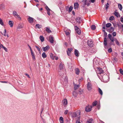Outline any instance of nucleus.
I'll return each mask as SVG.
<instances>
[{
    "mask_svg": "<svg viewBox=\"0 0 123 123\" xmlns=\"http://www.w3.org/2000/svg\"><path fill=\"white\" fill-rule=\"evenodd\" d=\"M99 78L100 79H102L105 82H107L108 81V76L107 74L101 75Z\"/></svg>",
    "mask_w": 123,
    "mask_h": 123,
    "instance_id": "1",
    "label": "nucleus"
},
{
    "mask_svg": "<svg viewBox=\"0 0 123 123\" xmlns=\"http://www.w3.org/2000/svg\"><path fill=\"white\" fill-rule=\"evenodd\" d=\"M104 39L103 44L104 46L105 47V46H106L107 45L106 37L107 34V33L106 32H105V33H104Z\"/></svg>",
    "mask_w": 123,
    "mask_h": 123,
    "instance_id": "2",
    "label": "nucleus"
},
{
    "mask_svg": "<svg viewBox=\"0 0 123 123\" xmlns=\"http://www.w3.org/2000/svg\"><path fill=\"white\" fill-rule=\"evenodd\" d=\"M96 72L97 74H100L101 76V75H103L104 71L102 68H99L97 70Z\"/></svg>",
    "mask_w": 123,
    "mask_h": 123,
    "instance_id": "3",
    "label": "nucleus"
},
{
    "mask_svg": "<svg viewBox=\"0 0 123 123\" xmlns=\"http://www.w3.org/2000/svg\"><path fill=\"white\" fill-rule=\"evenodd\" d=\"M80 111H78L76 112H73L71 114V116L72 118L75 117L77 115H79V116L80 115Z\"/></svg>",
    "mask_w": 123,
    "mask_h": 123,
    "instance_id": "4",
    "label": "nucleus"
},
{
    "mask_svg": "<svg viewBox=\"0 0 123 123\" xmlns=\"http://www.w3.org/2000/svg\"><path fill=\"white\" fill-rule=\"evenodd\" d=\"M93 43L92 41L90 39L88 41L87 44L90 47H93Z\"/></svg>",
    "mask_w": 123,
    "mask_h": 123,
    "instance_id": "5",
    "label": "nucleus"
},
{
    "mask_svg": "<svg viewBox=\"0 0 123 123\" xmlns=\"http://www.w3.org/2000/svg\"><path fill=\"white\" fill-rule=\"evenodd\" d=\"M74 28L76 33L80 35L81 32L80 29L78 27L76 26H74Z\"/></svg>",
    "mask_w": 123,
    "mask_h": 123,
    "instance_id": "6",
    "label": "nucleus"
},
{
    "mask_svg": "<svg viewBox=\"0 0 123 123\" xmlns=\"http://www.w3.org/2000/svg\"><path fill=\"white\" fill-rule=\"evenodd\" d=\"M13 14L16 18H19V20H21V18L20 17L19 15L15 11H13Z\"/></svg>",
    "mask_w": 123,
    "mask_h": 123,
    "instance_id": "7",
    "label": "nucleus"
},
{
    "mask_svg": "<svg viewBox=\"0 0 123 123\" xmlns=\"http://www.w3.org/2000/svg\"><path fill=\"white\" fill-rule=\"evenodd\" d=\"M92 108V107L91 106H89V105L87 106L85 108V111L87 112H90V111Z\"/></svg>",
    "mask_w": 123,
    "mask_h": 123,
    "instance_id": "8",
    "label": "nucleus"
},
{
    "mask_svg": "<svg viewBox=\"0 0 123 123\" xmlns=\"http://www.w3.org/2000/svg\"><path fill=\"white\" fill-rule=\"evenodd\" d=\"M87 87L88 90H91L92 89V85L90 82H88L87 84Z\"/></svg>",
    "mask_w": 123,
    "mask_h": 123,
    "instance_id": "9",
    "label": "nucleus"
},
{
    "mask_svg": "<svg viewBox=\"0 0 123 123\" xmlns=\"http://www.w3.org/2000/svg\"><path fill=\"white\" fill-rule=\"evenodd\" d=\"M62 103L65 107L67 106L68 104L67 100L66 99H64L62 101Z\"/></svg>",
    "mask_w": 123,
    "mask_h": 123,
    "instance_id": "10",
    "label": "nucleus"
},
{
    "mask_svg": "<svg viewBox=\"0 0 123 123\" xmlns=\"http://www.w3.org/2000/svg\"><path fill=\"white\" fill-rule=\"evenodd\" d=\"M73 49L72 48H68V50L67 51V54L68 56H70L71 52L73 50Z\"/></svg>",
    "mask_w": 123,
    "mask_h": 123,
    "instance_id": "11",
    "label": "nucleus"
},
{
    "mask_svg": "<svg viewBox=\"0 0 123 123\" xmlns=\"http://www.w3.org/2000/svg\"><path fill=\"white\" fill-rule=\"evenodd\" d=\"M50 48V47L49 45H47L45 47H43L42 49L45 52L46 51H47Z\"/></svg>",
    "mask_w": 123,
    "mask_h": 123,
    "instance_id": "12",
    "label": "nucleus"
},
{
    "mask_svg": "<svg viewBox=\"0 0 123 123\" xmlns=\"http://www.w3.org/2000/svg\"><path fill=\"white\" fill-rule=\"evenodd\" d=\"M49 40L50 42L51 43H53L54 41L53 38L51 35H50L49 37Z\"/></svg>",
    "mask_w": 123,
    "mask_h": 123,
    "instance_id": "13",
    "label": "nucleus"
},
{
    "mask_svg": "<svg viewBox=\"0 0 123 123\" xmlns=\"http://www.w3.org/2000/svg\"><path fill=\"white\" fill-rule=\"evenodd\" d=\"M28 20L30 23H32L33 22L34 18H32L29 17Z\"/></svg>",
    "mask_w": 123,
    "mask_h": 123,
    "instance_id": "14",
    "label": "nucleus"
},
{
    "mask_svg": "<svg viewBox=\"0 0 123 123\" xmlns=\"http://www.w3.org/2000/svg\"><path fill=\"white\" fill-rule=\"evenodd\" d=\"M60 70H62L64 69V65L63 63H61L59 65Z\"/></svg>",
    "mask_w": 123,
    "mask_h": 123,
    "instance_id": "15",
    "label": "nucleus"
},
{
    "mask_svg": "<svg viewBox=\"0 0 123 123\" xmlns=\"http://www.w3.org/2000/svg\"><path fill=\"white\" fill-rule=\"evenodd\" d=\"M74 54L77 57H78L79 55V53L78 50L76 49L74 50Z\"/></svg>",
    "mask_w": 123,
    "mask_h": 123,
    "instance_id": "16",
    "label": "nucleus"
},
{
    "mask_svg": "<svg viewBox=\"0 0 123 123\" xmlns=\"http://www.w3.org/2000/svg\"><path fill=\"white\" fill-rule=\"evenodd\" d=\"M75 72L77 75H78L79 74L80 71L78 68H76L75 69Z\"/></svg>",
    "mask_w": 123,
    "mask_h": 123,
    "instance_id": "17",
    "label": "nucleus"
},
{
    "mask_svg": "<svg viewBox=\"0 0 123 123\" xmlns=\"http://www.w3.org/2000/svg\"><path fill=\"white\" fill-rule=\"evenodd\" d=\"M117 25H118V27L119 28H122V29L123 31V24H122L121 23H120V24H119L118 23H117Z\"/></svg>",
    "mask_w": 123,
    "mask_h": 123,
    "instance_id": "18",
    "label": "nucleus"
},
{
    "mask_svg": "<svg viewBox=\"0 0 123 123\" xmlns=\"http://www.w3.org/2000/svg\"><path fill=\"white\" fill-rule=\"evenodd\" d=\"M114 28L113 27H111V28L107 30V31L110 32H112L114 31Z\"/></svg>",
    "mask_w": 123,
    "mask_h": 123,
    "instance_id": "19",
    "label": "nucleus"
},
{
    "mask_svg": "<svg viewBox=\"0 0 123 123\" xmlns=\"http://www.w3.org/2000/svg\"><path fill=\"white\" fill-rule=\"evenodd\" d=\"M45 8L47 11V13L49 15H50V13L49 12V11L50 10L47 6H46L45 7Z\"/></svg>",
    "mask_w": 123,
    "mask_h": 123,
    "instance_id": "20",
    "label": "nucleus"
},
{
    "mask_svg": "<svg viewBox=\"0 0 123 123\" xmlns=\"http://www.w3.org/2000/svg\"><path fill=\"white\" fill-rule=\"evenodd\" d=\"M79 5L77 2L75 3L74 4V7L75 9L78 7Z\"/></svg>",
    "mask_w": 123,
    "mask_h": 123,
    "instance_id": "21",
    "label": "nucleus"
},
{
    "mask_svg": "<svg viewBox=\"0 0 123 123\" xmlns=\"http://www.w3.org/2000/svg\"><path fill=\"white\" fill-rule=\"evenodd\" d=\"M81 18L80 17H78L76 18V20L77 22L80 23Z\"/></svg>",
    "mask_w": 123,
    "mask_h": 123,
    "instance_id": "22",
    "label": "nucleus"
},
{
    "mask_svg": "<svg viewBox=\"0 0 123 123\" xmlns=\"http://www.w3.org/2000/svg\"><path fill=\"white\" fill-rule=\"evenodd\" d=\"M59 120L60 123H64L63 118L62 117H60Z\"/></svg>",
    "mask_w": 123,
    "mask_h": 123,
    "instance_id": "23",
    "label": "nucleus"
},
{
    "mask_svg": "<svg viewBox=\"0 0 123 123\" xmlns=\"http://www.w3.org/2000/svg\"><path fill=\"white\" fill-rule=\"evenodd\" d=\"M24 25L23 24H20L18 25V28L20 29L23 27Z\"/></svg>",
    "mask_w": 123,
    "mask_h": 123,
    "instance_id": "24",
    "label": "nucleus"
},
{
    "mask_svg": "<svg viewBox=\"0 0 123 123\" xmlns=\"http://www.w3.org/2000/svg\"><path fill=\"white\" fill-rule=\"evenodd\" d=\"M115 43L118 46H119L120 45L119 42L116 38L115 39Z\"/></svg>",
    "mask_w": 123,
    "mask_h": 123,
    "instance_id": "25",
    "label": "nucleus"
},
{
    "mask_svg": "<svg viewBox=\"0 0 123 123\" xmlns=\"http://www.w3.org/2000/svg\"><path fill=\"white\" fill-rule=\"evenodd\" d=\"M46 31L48 33H50L51 32V31L50 30L49 28L48 27H46Z\"/></svg>",
    "mask_w": 123,
    "mask_h": 123,
    "instance_id": "26",
    "label": "nucleus"
},
{
    "mask_svg": "<svg viewBox=\"0 0 123 123\" xmlns=\"http://www.w3.org/2000/svg\"><path fill=\"white\" fill-rule=\"evenodd\" d=\"M8 24L11 27H12L13 26V24L12 21L9 20V21Z\"/></svg>",
    "mask_w": 123,
    "mask_h": 123,
    "instance_id": "27",
    "label": "nucleus"
},
{
    "mask_svg": "<svg viewBox=\"0 0 123 123\" xmlns=\"http://www.w3.org/2000/svg\"><path fill=\"white\" fill-rule=\"evenodd\" d=\"M73 7L72 6H70V7H69V8L68 9V12L69 13L73 9Z\"/></svg>",
    "mask_w": 123,
    "mask_h": 123,
    "instance_id": "28",
    "label": "nucleus"
},
{
    "mask_svg": "<svg viewBox=\"0 0 123 123\" xmlns=\"http://www.w3.org/2000/svg\"><path fill=\"white\" fill-rule=\"evenodd\" d=\"M118 6L119 9L120 11H121L123 7L122 5L120 4H118Z\"/></svg>",
    "mask_w": 123,
    "mask_h": 123,
    "instance_id": "29",
    "label": "nucleus"
},
{
    "mask_svg": "<svg viewBox=\"0 0 123 123\" xmlns=\"http://www.w3.org/2000/svg\"><path fill=\"white\" fill-rule=\"evenodd\" d=\"M79 85L76 84H75L74 85V90H76L77 89H78L79 88Z\"/></svg>",
    "mask_w": 123,
    "mask_h": 123,
    "instance_id": "30",
    "label": "nucleus"
},
{
    "mask_svg": "<svg viewBox=\"0 0 123 123\" xmlns=\"http://www.w3.org/2000/svg\"><path fill=\"white\" fill-rule=\"evenodd\" d=\"M114 14L117 17H120V15L119 14V13L117 12H114Z\"/></svg>",
    "mask_w": 123,
    "mask_h": 123,
    "instance_id": "31",
    "label": "nucleus"
},
{
    "mask_svg": "<svg viewBox=\"0 0 123 123\" xmlns=\"http://www.w3.org/2000/svg\"><path fill=\"white\" fill-rule=\"evenodd\" d=\"M39 38L41 42H43L44 41V38L43 36H40Z\"/></svg>",
    "mask_w": 123,
    "mask_h": 123,
    "instance_id": "32",
    "label": "nucleus"
},
{
    "mask_svg": "<svg viewBox=\"0 0 123 123\" xmlns=\"http://www.w3.org/2000/svg\"><path fill=\"white\" fill-rule=\"evenodd\" d=\"M91 29L92 30H95L96 29L95 25H92L91 26Z\"/></svg>",
    "mask_w": 123,
    "mask_h": 123,
    "instance_id": "33",
    "label": "nucleus"
},
{
    "mask_svg": "<svg viewBox=\"0 0 123 123\" xmlns=\"http://www.w3.org/2000/svg\"><path fill=\"white\" fill-rule=\"evenodd\" d=\"M82 2H84L83 6V7H84L86 4L87 0H82Z\"/></svg>",
    "mask_w": 123,
    "mask_h": 123,
    "instance_id": "34",
    "label": "nucleus"
},
{
    "mask_svg": "<svg viewBox=\"0 0 123 123\" xmlns=\"http://www.w3.org/2000/svg\"><path fill=\"white\" fill-rule=\"evenodd\" d=\"M98 91L99 93L101 95H103V92L102 90L99 88H98Z\"/></svg>",
    "mask_w": 123,
    "mask_h": 123,
    "instance_id": "35",
    "label": "nucleus"
},
{
    "mask_svg": "<svg viewBox=\"0 0 123 123\" xmlns=\"http://www.w3.org/2000/svg\"><path fill=\"white\" fill-rule=\"evenodd\" d=\"M36 28H38L39 29L41 28L42 26L39 24H37L36 25Z\"/></svg>",
    "mask_w": 123,
    "mask_h": 123,
    "instance_id": "36",
    "label": "nucleus"
},
{
    "mask_svg": "<svg viewBox=\"0 0 123 123\" xmlns=\"http://www.w3.org/2000/svg\"><path fill=\"white\" fill-rule=\"evenodd\" d=\"M92 120L93 119L92 118L89 119L87 121L86 123H92Z\"/></svg>",
    "mask_w": 123,
    "mask_h": 123,
    "instance_id": "37",
    "label": "nucleus"
},
{
    "mask_svg": "<svg viewBox=\"0 0 123 123\" xmlns=\"http://www.w3.org/2000/svg\"><path fill=\"white\" fill-rule=\"evenodd\" d=\"M42 56L43 58H46L47 56V55L46 54L45 52H43L42 53Z\"/></svg>",
    "mask_w": 123,
    "mask_h": 123,
    "instance_id": "38",
    "label": "nucleus"
},
{
    "mask_svg": "<svg viewBox=\"0 0 123 123\" xmlns=\"http://www.w3.org/2000/svg\"><path fill=\"white\" fill-rule=\"evenodd\" d=\"M65 34L67 36H68L70 33V31H65Z\"/></svg>",
    "mask_w": 123,
    "mask_h": 123,
    "instance_id": "39",
    "label": "nucleus"
},
{
    "mask_svg": "<svg viewBox=\"0 0 123 123\" xmlns=\"http://www.w3.org/2000/svg\"><path fill=\"white\" fill-rule=\"evenodd\" d=\"M80 116L78 117V119L76 121V123H81L80 122Z\"/></svg>",
    "mask_w": 123,
    "mask_h": 123,
    "instance_id": "40",
    "label": "nucleus"
},
{
    "mask_svg": "<svg viewBox=\"0 0 123 123\" xmlns=\"http://www.w3.org/2000/svg\"><path fill=\"white\" fill-rule=\"evenodd\" d=\"M111 25V24L110 23H109L107 24H106V27L108 28Z\"/></svg>",
    "mask_w": 123,
    "mask_h": 123,
    "instance_id": "41",
    "label": "nucleus"
},
{
    "mask_svg": "<svg viewBox=\"0 0 123 123\" xmlns=\"http://www.w3.org/2000/svg\"><path fill=\"white\" fill-rule=\"evenodd\" d=\"M109 7V4L108 3H107L105 6V9L107 10L108 9V8Z\"/></svg>",
    "mask_w": 123,
    "mask_h": 123,
    "instance_id": "42",
    "label": "nucleus"
},
{
    "mask_svg": "<svg viewBox=\"0 0 123 123\" xmlns=\"http://www.w3.org/2000/svg\"><path fill=\"white\" fill-rule=\"evenodd\" d=\"M73 95L75 97H76L77 95V92L75 91H74L73 92Z\"/></svg>",
    "mask_w": 123,
    "mask_h": 123,
    "instance_id": "43",
    "label": "nucleus"
},
{
    "mask_svg": "<svg viewBox=\"0 0 123 123\" xmlns=\"http://www.w3.org/2000/svg\"><path fill=\"white\" fill-rule=\"evenodd\" d=\"M50 56L51 58L53 60L54 59V56L53 54L52 53H50Z\"/></svg>",
    "mask_w": 123,
    "mask_h": 123,
    "instance_id": "44",
    "label": "nucleus"
},
{
    "mask_svg": "<svg viewBox=\"0 0 123 123\" xmlns=\"http://www.w3.org/2000/svg\"><path fill=\"white\" fill-rule=\"evenodd\" d=\"M114 19V17L113 16H111L109 18V20L112 21Z\"/></svg>",
    "mask_w": 123,
    "mask_h": 123,
    "instance_id": "45",
    "label": "nucleus"
},
{
    "mask_svg": "<svg viewBox=\"0 0 123 123\" xmlns=\"http://www.w3.org/2000/svg\"><path fill=\"white\" fill-rule=\"evenodd\" d=\"M97 101L94 102L92 103V105L93 106H95L97 105Z\"/></svg>",
    "mask_w": 123,
    "mask_h": 123,
    "instance_id": "46",
    "label": "nucleus"
},
{
    "mask_svg": "<svg viewBox=\"0 0 123 123\" xmlns=\"http://www.w3.org/2000/svg\"><path fill=\"white\" fill-rule=\"evenodd\" d=\"M6 30L5 29L3 33H2V34L4 36H6Z\"/></svg>",
    "mask_w": 123,
    "mask_h": 123,
    "instance_id": "47",
    "label": "nucleus"
},
{
    "mask_svg": "<svg viewBox=\"0 0 123 123\" xmlns=\"http://www.w3.org/2000/svg\"><path fill=\"white\" fill-rule=\"evenodd\" d=\"M0 24L2 25H4L3 23L2 19L0 18Z\"/></svg>",
    "mask_w": 123,
    "mask_h": 123,
    "instance_id": "48",
    "label": "nucleus"
},
{
    "mask_svg": "<svg viewBox=\"0 0 123 123\" xmlns=\"http://www.w3.org/2000/svg\"><path fill=\"white\" fill-rule=\"evenodd\" d=\"M59 74L62 77H63V75L64 74L63 73H62L60 71H59Z\"/></svg>",
    "mask_w": 123,
    "mask_h": 123,
    "instance_id": "49",
    "label": "nucleus"
},
{
    "mask_svg": "<svg viewBox=\"0 0 123 123\" xmlns=\"http://www.w3.org/2000/svg\"><path fill=\"white\" fill-rule=\"evenodd\" d=\"M108 35V37L110 39H111L113 38L112 37L111 35L110 34H109Z\"/></svg>",
    "mask_w": 123,
    "mask_h": 123,
    "instance_id": "50",
    "label": "nucleus"
},
{
    "mask_svg": "<svg viewBox=\"0 0 123 123\" xmlns=\"http://www.w3.org/2000/svg\"><path fill=\"white\" fill-rule=\"evenodd\" d=\"M108 51L109 53H110L112 51V50L111 48H110L108 49Z\"/></svg>",
    "mask_w": 123,
    "mask_h": 123,
    "instance_id": "51",
    "label": "nucleus"
},
{
    "mask_svg": "<svg viewBox=\"0 0 123 123\" xmlns=\"http://www.w3.org/2000/svg\"><path fill=\"white\" fill-rule=\"evenodd\" d=\"M110 44L111 45H113V46H115V44L114 42H110Z\"/></svg>",
    "mask_w": 123,
    "mask_h": 123,
    "instance_id": "52",
    "label": "nucleus"
},
{
    "mask_svg": "<svg viewBox=\"0 0 123 123\" xmlns=\"http://www.w3.org/2000/svg\"><path fill=\"white\" fill-rule=\"evenodd\" d=\"M2 48H3L6 52H7L8 51L7 49L5 47H4L3 45V46H2Z\"/></svg>",
    "mask_w": 123,
    "mask_h": 123,
    "instance_id": "53",
    "label": "nucleus"
},
{
    "mask_svg": "<svg viewBox=\"0 0 123 123\" xmlns=\"http://www.w3.org/2000/svg\"><path fill=\"white\" fill-rule=\"evenodd\" d=\"M119 71L120 74H123V70L122 69L120 68L119 69Z\"/></svg>",
    "mask_w": 123,
    "mask_h": 123,
    "instance_id": "54",
    "label": "nucleus"
},
{
    "mask_svg": "<svg viewBox=\"0 0 123 123\" xmlns=\"http://www.w3.org/2000/svg\"><path fill=\"white\" fill-rule=\"evenodd\" d=\"M35 47L37 49V50L39 52H40V49L37 46H35Z\"/></svg>",
    "mask_w": 123,
    "mask_h": 123,
    "instance_id": "55",
    "label": "nucleus"
},
{
    "mask_svg": "<svg viewBox=\"0 0 123 123\" xmlns=\"http://www.w3.org/2000/svg\"><path fill=\"white\" fill-rule=\"evenodd\" d=\"M68 112V110H66L64 112V113L66 115L67 114Z\"/></svg>",
    "mask_w": 123,
    "mask_h": 123,
    "instance_id": "56",
    "label": "nucleus"
},
{
    "mask_svg": "<svg viewBox=\"0 0 123 123\" xmlns=\"http://www.w3.org/2000/svg\"><path fill=\"white\" fill-rule=\"evenodd\" d=\"M112 35L114 37H115L116 36V33L115 32H113L112 33Z\"/></svg>",
    "mask_w": 123,
    "mask_h": 123,
    "instance_id": "57",
    "label": "nucleus"
},
{
    "mask_svg": "<svg viewBox=\"0 0 123 123\" xmlns=\"http://www.w3.org/2000/svg\"><path fill=\"white\" fill-rule=\"evenodd\" d=\"M69 8V7L68 6H66L65 7V9L67 11H68V9Z\"/></svg>",
    "mask_w": 123,
    "mask_h": 123,
    "instance_id": "58",
    "label": "nucleus"
},
{
    "mask_svg": "<svg viewBox=\"0 0 123 123\" xmlns=\"http://www.w3.org/2000/svg\"><path fill=\"white\" fill-rule=\"evenodd\" d=\"M120 20L121 22L123 23V18L121 17L120 18Z\"/></svg>",
    "mask_w": 123,
    "mask_h": 123,
    "instance_id": "59",
    "label": "nucleus"
},
{
    "mask_svg": "<svg viewBox=\"0 0 123 123\" xmlns=\"http://www.w3.org/2000/svg\"><path fill=\"white\" fill-rule=\"evenodd\" d=\"M111 42H114V41H115V39L114 38L111 39H110Z\"/></svg>",
    "mask_w": 123,
    "mask_h": 123,
    "instance_id": "60",
    "label": "nucleus"
},
{
    "mask_svg": "<svg viewBox=\"0 0 123 123\" xmlns=\"http://www.w3.org/2000/svg\"><path fill=\"white\" fill-rule=\"evenodd\" d=\"M32 57L33 59V60H35V55H32Z\"/></svg>",
    "mask_w": 123,
    "mask_h": 123,
    "instance_id": "61",
    "label": "nucleus"
},
{
    "mask_svg": "<svg viewBox=\"0 0 123 123\" xmlns=\"http://www.w3.org/2000/svg\"><path fill=\"white\" fill-rule=\"evenodd\" d=\"M59 59L58 57H56L54 55V59H55L56 60H58Z\"/></svg>",
    "mask_w": 123,
    "mask_h": 123,
    "instance_id": "62",
    "label": "nucleus"
},
{
    "mask_svg": "<svg viewBox=\"0 0 123 123\" xmlns=\"http://www.w3.org/2000/svg\"><path fill=\"white\" fill-rule=\"evenodd\" d=\"M3 46V45L1 44V43L0 42V49L1 48H2V46Z\"/></svg>",
    "mask_w": 123,
    "mask_h": 123,
    "instance_id": "63",
    "label": "nucleus"
},
{
    "mask_svg": "<svg viewBox=\"0 0 123 123\" xmlns=\"http://www.w3.org/2000/svg\"><path fill=\"white\" fill-rule=\"evenodd\" d=\"M90 3L89 2H88L87 3V2H86V5H87V6H89L90 5Z\"/></svg>",
    "mask_w": 123,
    "mask_h": 123,
    "instance_id": "64",
    "label": "nucleus"
}]
</instances>
